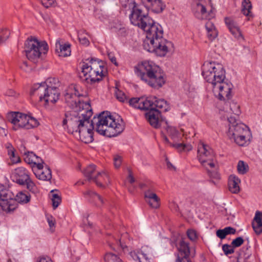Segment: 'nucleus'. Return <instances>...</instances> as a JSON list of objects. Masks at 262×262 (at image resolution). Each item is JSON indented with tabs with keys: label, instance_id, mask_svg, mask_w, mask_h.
Listing matches in <instances>:
<instances>
[{
	"label": "nucleus",
	"instance_id": "nucleus-1",
	"mask_svg": "<svg viewBox=\"0 0 262 262\" xmlns=\"http://www.w3.org/2000/svg\"><path fill=\"white\" fill-rule=\"evenodd\" d=\"M132 6L129 15L131 23L146 32V37L143 43L144 49L149 52L155 53L159 56H164L171 43L163 37L162 26L155 22L147 13L143 12L135 2Z\"/></svg>",
	"mask_w": 262,
	"mask_h": 262
},
{
	"label": "nucleus",
	"instance_id": "nucleus-2",
	"mask_svg": "<svg viewBox=\"0 0 262 262\" xmlns=\"http://www.w3.org/2000/svg\"><path fill=\"white\" fill-rule=\"evenodd\" d=\"M125 124L118 114L111 115L110 112H103L97 117H94L89 124L83 126L78 132L80 140L89 143L93 140V130L100 135L108 137H115L121 133L124 129Z\"/></svg>",
	"mask_w": 262,
	"mask_h": 262
},
{
	"label": "nucleus",
	"instance_id": "nucleus-3",
	"mask_svg": "<svg viewBox=\"0 0 262 262\" xmlns=\"http://www.w3.org/2000/svg\"><path fill=\"white\" fill-rule=\"evenodd\" d=\"M80 96L74 85L70 86L64 94L66 103L75 110L66 113L62 125L64 128L67 127L68 132L72 134L77 133L83 126L89 124L93 114L92 110L89 108V103L81 102L79 100Z\"/></svg>",
	"mask_w": 262,
	"mask_h": 262
},
{
	"label": "nucleus",
	"instance_id": "nucleus-4",
	"mask_svg": "<svg viewBox=\"0 0 262 262\" xmlns=\"http://www.w3.org/2000/svg\"><path fill=\"white\" fill-rule=\"evenodd\" d=\"M202 75L209 83L215 95L221 100H229L231 98L232 83L225 81V71L222 64L215 62L206 61L202 67Z\"/></svg>",
	"mask_w": 262,
	"mask_h": 262
},
{
	"label": "nucleus",
	"instance_id": "nucleus-5",
	"mask_svg": "<svg viewBox=\"0 0 262 262\" xmlns=\"http://www.w3.org/2000/svg\"><path fill=\"white\" fill-rule=\"evenodd\" d=\"M135 74L143 81L154 88L165 83L164 73L159 66L151 61H144L134 67Z\"/></svg>",
	"mask_w": 262,
	"mask_h": 262
},
{
	"label": "nucleus",
	"instance_id": "nucleus-6",
	"mask_svg": "<svg viewBox=\"0 0 262 262\" xmlns=\"http://www.w3.org/2000/svg\"><path fill=\"white\" fill-rule=\"evenodd\" d=\"M229 129L227 133L229 139L241 146L247 145L252 138L249 128L240 122L235 117H227Z\"/></svg>",
	"mask_w": 262,
	"mask_h": 262
},
{
	"label": "nucleus",
	"instance_id": "nucleus-7",
	"mask_svg": "<svg viewBox=\"0 0 262 262\" xmlns=\"http://www.w3.org/2000/svg\"><path fill=\"white\" fill-rule=\"evenodd\" d=\"M79 77L81 80L93 84L99 82L106 76V70L103 63L91 59L89 62H83L81 66Z\"/></svg>",
	"mask_w": 262,
	"mask_h": 262
},
{
	"label": "nucleus",
	"instance_id": "nucleus-8",
	"mask_svg": "<svg viewBox=\"0 0 262 262\" xmlns=\"http://www.w3.org/2000/svg\"><path fill=\"white\" fill-rule=\"evenodd\" d=\"M55 78H49L46 82L34 84L30 91V95L39 96V101H45L46 104L49 102L54 103L59 99L60 95L58 89L49 84L55 83Z\"/></svg>",
	"mask_w": 262,
	"mask_h": 262
},
{
	"label": "nucleus",
	"instance_id": "nucleus-9",
	"mask_svg": "<svg viewBox=\"0 0 262 262\" xmlns=\"http://www.w3.org/2000/svg\"><path fill=\"white\" fill-rule=\"evenodd\" d=\"M8 120L13 124V129L19 128L29 129L38 126L39 122L35 118L19 112H11L7 115Z\"/></svg>",
	"mask_w": 262,
	"mask_h": 262
},
{
	"label": "nucleus",
	"instance_id": "nucleus-10",
	"mask_svg": "<svg viewBox=\"0 0 262 262\" xmlns=\"http://www.w3.org/2000/svg\"><path fill=\"white\" fill-rule=\"evenodd\" d=\"M25 46L27 58L34 62L37 61L42 53L46 54L48 50V45L46 42H39L36 38L32 37L26 40Z\"/></svg>",
	"mask_w": 262,
	"mask_h": 262
},
{
	"label": "nucleus",
	"instance_id": "nucleus-11",
	"mask_svg": "<svg viewBox=\"0 0 262 262\" xmlns=\"http://www.w3.org/2000/svg\"><path fill=\"white\" fill-rule=\"evenodd\" d=\"M199 161L206 169L215 167L214 153L213 150L208 145L200 143L198 147Z\"/></svg>",
	"mask_w": 262,
	"mask_h": 262
},
{
	"label": "nucleus",
	"instance_id": "nucleus-12",
	"mask_svg": "<svg viewBox=\"0 0 262 262\" xmlns=\"http://www.w3.org/2000/svg\"><path fill=\"white\" fill-rule=\"evenodd\" d=\"M14 194L9 189L0 185V211L7 212L13 211L15 208Z\"/></svg>",
	"mask_w": 262,
	"mask_h": 262
},
{
	"label": "nucleus",
	"instance_id": "nucleus-13",
	"mask_svg": "<svg viewBox=\"0 0 262 262\" xmlns=\"http://www.w3.org/2000/svg\"><path fill=\"white\" fill-rule=\"evenodd\" d=\"M179 253L177 254V259L176 262H191L188 259L189 256L193 257L195 255V250H190L189 244L183 239L180 241L178 247Z\"/></svg>",
	"mask_w": 262,
	"mask_h": 262
},
{
	"label": "nucleus",
	"instance_id": "nucleus-14",
	"mask_svg": "<svg viewBox=\"0 0 262 262\" xmlns=\"http://www.w3.org/2000/svg\"><path fill=\"white\" fill-rule=\"evenodd\" d=\"M161 113L157 110L149 111L145 114L146 120L150 125L155 128L164 127L167 125V121L160 118Z\"/></svg>",
	"mask_w": 262,
	"mask_h": 262
},
{
	"label": "nucleus",
	"instance_id": "nucleus-15",
	"mask_svg": "<svg viewBox=\"0 0 262 262\" xmlns=\"http://www.w3.org/2000/svg\"><path fill=\"white\" fill-rule=\"evenodd\" d=\"M193 12L195 17L199 19H210L213 17L211 11L209 12L207 11L205 2L203 0H199L196 3L193 7Z\"/></svg>",
	"mask_w": 262,
	"mask_h": 262
},
{
	"label": "nucleus",
	"instance_id": "nucleus-16",
	"mask_svg": "<svg viewBox=\"0 0 262 262\" xmlns=\"http://www.w3.org/2000/svg\"><path fill=\"white\" fill-rule=\"evenodd\" d=\"M12 180L16 183L24 185L25 182L29 180L30 178L28 171L24 167L17 168L12 173Z\"/></svg>",
	"mask_w": 262,
	"mask_h": 262
},
{
	"label": "nucleus",
	"instance_id": "nucleus-17",
	"mask_svg": "<svg viewBox=\"0 0 262 262\" xmlns=\"http://www.w3.org/2000/svg\"><path fill=\"white\" fill-rule=\"evenodd\" d=\"M144 199L150 207L157 209L160 207V198L152 190L148 189L144 191Z\"/></svg>",
	"mask_w": 262,
	"mask_h": 262
},
{
	"label": "nucleus",
	"instance_id": "nucleus-18",
	"mask_svg": "<svg viewBox=\"0 0 262 262\" xmlns=\"http://www.w3.org/2000/svg\"><path fill=\"white\" fill-rule=\"evenodd\" d=\"M146 7L154 13H159L163 11L165 8V5L162 0H141Z\"/></svg>",
	"mask_w": 262,
	"mask_h": 262
},
{
	"label": "nucleus",
	"instance_id": "nucleus-19",
	"mask_svg": "<svg viewBox=\"0 0 262 262\" xmlns=\"http://www.w3.org/2000/svg\"><path fill=\"white\" fill-rule=\"evenodd\" d=\"M37 169L34 172L36 178L43 181H49L52 178L51 170L49 166L45 163L40 168H37Z\"/></svg>",
	"mask_w": 262,
	"mask_h": 262
},
{
	"label": "nucleus",
	"instance_id": "nucleus-20",
	"mask_svg": "<svg viewBox=\"0 0 262 262\" xmlns=\"http://www.w3.org/2000/svg\"><path fill=\"white\" fill-rule=\"evenodd\" d=\"M24 154L25 161L28 164H33V167L36 166L37 168H40L44 164L43 160L33 152H25Z\"/></svg>",
	"mask_w": 262,
	"mask_h": 262
},
{
	"label": "nucleus",
	"instance_id": "nucleus-21",
	"mask_svg": "<svg viewBox=\"0 0 262 262\" xmlns=\"http://www.w3.org/2000/svg\"><path fill=\"white\" fill-rule=\"evenodd\" d=\"M225 21L230 32L235 38L239 39L242 37L238 25L232 18L226 17L225 19Z\"/></svg>",
	"mask_w": 262,
	"mask_h": 262
},
{
	"label": "nucleus",
	"instance_id": "nucleus-22",
	"mask_svg": "<svg viewBox=\"0 0 262 262\" xmlns=\"http://www.w3.org/2000/svg\"><path fill=\"white\" fill-rule=\"evenodd\" d=\"M156 100V97L150 96L147 98H140L139 101V109L141 110H155L154 101Z\"/></svg>",
	"mask_w": 262,
	"mask_h": 262
},
{
	"label": "nucleus",
	"instance_id": "nucleus-23",
	"mask_svg": "<svg viewBox=\"0 0 262 262\" xmlns=\"http://www.w3.org/2000/svg\"><path fill=\"white\" fill-rule=\"evenodd\" d=\"M83 194L90 202L95 203L98 206H100L104 203L103 198L93 190H88L84 192Z\"/></svg>",
	"mask_w": 262,
	"mask_h": 262
},
{
	"label": "nucleus",
	"instance_id": "nucleus-24",
	"mask_svg": "<svg viewBox=\"0 0 262 262\" xmlns=\"http://www.w3.org/2000/svg\"><path fill=\"white\" fill-rule=\"evenodd\" d=\"M130 255L134 260L139 262H152L151 257L144 252L143 248L140 250L130 252Z\"/></svg>",
	"mask_w": 262,
	"mask_h": 262
},
{
	"label": "nucleus",
	"instance_id": "nucleus-25",
	"mask_svg": "<svg viewBox=\"0 0 262 262\" xmlns=\"http://www.w3.org/2000/svg\"><path fill=\"white\" fill-rule=\"evenodd\" d=\"M252 226L256 234L259 235L262 233V212H256Z\"/></svg>",
	"mask_w": 262,
	"mask_h": 262
},
{
	"label": "nucleus",
	"instance_id": "nucleus-26",
	"mask_svg": "<svg viewBox=\"0 0 262 262\" xmlns=\"http://www.w3.org/2000/svg\"><path fill=\"white\" fill-rule=\"evenodd\" d=\"M55 50L59 56L66 57L70 55V46L69 44H61L59 40L55 43Z\"/></svg>",
	"mask_w": 262,
	"mask_h": 262
},
{
	"label": "nucleus",
	"instance_id": "nucleus-27",
	"mask_svg": "<svg viewBox=\"0 0 262 262\" xmlns=\"http://www.w3.org/2000/svg\"><path fill=\"white\" fill-rule=\"evenodd\" d=\"M241 180L235 175H230L228 179L229 190L233 193H237L240 190L239 184Z\"/></svg>",
	"mask_w": 262,
	"mask_h": 262
},
{
	"label": "nucleus",
	"instance_id": "nucleus-28",
	"mask_svg": "<svg viewBox=\"0 0 262 262\" xmlns=\"http://www.w3.org/2000/svg\"><path fill=\"white\" fill-rule=\"evenodd\" d=\"M96 184L99 187H103V184L109 182V178L107 174L103 171L97 172V174L93 180Z\"/></svg>",
	"mask_w": 262,
	"mask_h": 262
},
{
	"label": "nucleus",
	"instance_id": "nucleus-29",
	"mask_svg": "<svg viewBox=\"0 0 262 262\" xmlns=\"http://www.w3.org/2000/svg\"><path fill=\"white\" fill-rule=\"evenodd\" d=\"M169 104L164 99H158L154 101V110H157L160 112H166L170 110Z\"/></svg>",
	"mask_w": 262,
	"mask_h": 262
},
{
	"label": "nucleus",
	"instance_id": "nucleus-30",
	"mask_svg": "<svg viewBox=\"0 0 262 262\" xmlns=\"http://www.w3.org/2000/svg\"><path fill=\"white\" fill-rule=\"evenodd\" d=\"M96 169V166L93 164L89 165L83 171V174L86 177L89 181L93 180L94 178L99 172Z\"/></svg>",
	"mask_w": 262,
	"mask_h": 262
},
{
	"label": "nucleus",
	"instance_id": "nucleus-31",
	"mask_svg": "<svg viewBox=\"0 0 262 262\" xmlns=\"http://www.w3.org/2000/svg\"><path fill=\"white\" fill-rule=\"evenodd\" d=\"M228 101L226 102V106H228L229 105V111L227 109L226 111L230 114H233L236 116H238L241 114V111L239 108V105L237 104L236 102L233 101Z\"/></svg>",
	"mask_w": 262,
	"mask_h": 262
},
{
	"label": "nucleus",
	"instance_id": "nucleus-32",
	"mask_svg": "<svg viewBox=\"0 0 262 262\" xmlns=\"http://www.w3.org/2000/svg\"><path fill=\"white\" fill-rule=\"evenodd\" d=\"M252 4L250 0H243L242 3V12L247 16H252Z\"/></svg>",
	"mask_w": 262,
	"mask_h": 262
},
{
	"label": "nucleus",
	"instance_id": "nucleus-33",
	"mask_svg": "<svg viewBox=\"0 0 262 262\" xmlns=\"http://www.w3.org/2000/svg\"><path fill=\"white\" fill-rule=\"evenodd\" d=\"M30 196L27 193L20 191L14 195V200L19 203H27L29 202Z\"/></svg>",
	"mask_w": 262,
	"mask_h": 262
},
{
	"label": "nucleus",
	"instance_id": "nucleus-34",
	"mask_svg": "<svg viewBox=\"0 0 262 262\" xmlns=\"http://www.w3.org/2000/svg\"><path fill=\"white\" fill-rule=\"evenodd\" d=\"M8 154L13 164L17 163L20 161V158L15 155L14 149L12 147L10 144L7 146Z\"/></svg>",
	"mask_w": 262,
	"mask_h": 262
},
{
	"label": "nucleus",
	"instance_id": "nucleus-35",
	"mask_svg": "<svg viewBox=\"0 0 262 262\" xmlns=\"http://www.w3.org/2000/svg\"><path fill=\"white\" fill-rule=\"evenodd\" d=\"M89 35L85 30H81L78 32V37L79 42L83 45L88 46L90 41L87 37Z\"/></svg>",
	"mask_w": 262,
	"mask_h": 262
},
{
	"label": "nucleus",
	"instance_id": "nucleus-36",
	"mask_svg": "<svg viewBox=\"0 0 262 262\" xmlns=\"http://www.w3.org/2000/svg\"><path fill=\"white\" fill-rule=\"evenodd\" d=\"M163 128L166 130L167 133L171 136L172 139L175 140L177 138L178 133L174 127L169 126L167 124V125H165V127Z\"/></svg>",
	"mask_w": 262,
	"mask_h": 262
},
{
	"label": "nucleus",
	"instance_id": "nucleus-37",
	"mask_svg": "<svg viewBox=\"0 0 262 262\" xmlns=\"http://www.w3.org/2000/svg\"><path fill=\"white\" fill-rule=\"evenodd\" d=\"M105 262H120L121 259L116 254L112 253H107L104 257Z\"/></svg>",
	"mask_w": 262,
	"mask_h": 262
},
{
	"label": "nucleus",
	"instance_id": "nucleus-38",
	"mask_svg": "<svg viewBox=\"0 0 262 262\" xmlns=\"http://www.w3.org/2000/svg\"><path fill=\"white\" fill-rule=\"evenodd\" d=\"M237 169L239 174H244L248 171V166L244 161H239L237 166Z\"/></svg>",
	"mask_w": 262,
	"mask_h": 262
},
{
	"label": "nucleus",
	"instance_id": "nucleus-39",
	"mask_svg": "<svg viewBox=\"0 0 262 262\" xmlns=\"http://www.w3.org/2000/svg\"><path fill=\"white\" fill-rule=\"evenodd\" d=\"M172 146L180 151H189L192 149V147L190 145H186L182 143L173 144H172Z\"/></svg>",
	"mask_w": 262,
	"mask_h": 262
},
{
	"label": "nucleus",
	"instance_id": "nucleus-40",
	"mask_svg": "<svg viewBox=\"0 0 262 262\" xmlns=\"http://www.w3.org/2000/svg\"><path fill=\"white\" fill-rule=\"evenodd\" d=\"M51 200L54 209L56 208L61 202L60 196L57 193H52Z\"/></svg>",
	"mask_w": 262,
	"mask_h": 262
},
{
	"label": "nucleus",
	"instance_id": "nucleus-41",
	"mask_svg": "<svg viewBox=\"0 0 262 262\" xmlns=\"http://www.w3.org/2000/svg\"><path fill=\"white\" fill-rule=\"evenodd\" d=\"M27 185V189L31 192L33 193H35L37 191V188L35 185V184L33 182V181L29 178V180H27L25 182V184Z\"/></svg>",
	"mask_w": 262,
	"mask_h": 262
},
{
	"label": "nucleus",
	"instance_id": "nucleus-42",
	"mask_svg": "<svg viewBox=\"0 0 262 262\" xmlns=\"http://www.w3.org/2000/svg\"><path fill=\"white\" fill-rule=\"evenodd\" d=\"M222 250L226 255L232 254L234 252V248L231 245L228 244L223 245Z\"/></svg>",
	"mask_w": 262,
	"mask_h": 262
},
{
	"label": "nucleus",
	"instance_id": "nucleus-43",
	"mask_svg": "<svg viewBox=\"0 0 262 262\" xmlns=\"http://www.w3.org/2000/svg\"><path fill=\"white\" fill-rule=\"evenodd\" d=\"M187 235L189 239L193 242L196 241L198 238L196 232L193 229H188Z\"/></svg>",
	"mask_w": 262,
	"mask_h": 262
},
{
	"label": "nucleus",
	"instance_id": "nucleus-44",
	"mask_svg": "<svg viewBox=\"0 0 262 262\" xmlns=\"http://www.w3.org/2000/svg\"><path fill=\"white\" fill-rule=\"evenodd\" d=\"M115 94L117 99L120 102H124L126 100V97L125 94L121 91L116 89Z\"/></svg>",
	"mask_w": 262,
	"mask_h": 262
},
{
	"label": "nucleus",
	"instance_id": "nucleus-45",
	"mask_svg": "<svg viewBox=\"0 0 262 262\" xmlns=\"http://www.w3.org/2000/svg\"><path fill=\"white\" fill-rule=\"evenodd\" d=\"M244 242V241L242 237H238L235 239H233L231 242V246L233 248H236L241 246Z\"/></svg>",
	"mask_w": 262,
	"mask_h": 262
},
{
	"label": "nucleus",
	"instance_id": "nucleus-46",
	"mask_svg": "<svg viewBox=\"0 0 262 262\" xmlns=\"http://www.w3.org/2000/svg\"><path fill=\"white\" fill-rule=\"evenodd\" d=\"M140 98H133L129 100V105L133 106L135 108L139 109V101Z\"/></svg>",
	"mask_w": 262,
	"mask_h": 262
},
{
	"label": "nucleus",
	"instance_id": "nucleus-47",
	"mask_svg": "<svg viewBox=\"0 0 262 262\" xmlns=\"http://www.w3.org/2000/svg\"><path fill=\"white\" fill-rule=\"evenodd\" d=\"M10 32L8 30H4L0 34V43L4 42L9 37Z\"/></svg>",
	"mask_w": 262,
	"mask_h": 262
},
{
	"label": "nucleus",
	"instance_id": "nucleus-48",
	"mask_svg": "<svg viewBox=\"0 0 262 262\" xmlns=\"http://www.w3.org/2000/svg\"><path fill=\"white\" fill-rule=\"evenodd\" d=\"M112 244H115L117 246L120 247L122 250L126 248V245L121 241V238H114V241L112 242Z\"/></svg>",
	"mask_w": 262,
	"mask_h": 262
},
{
	"label": "nucleus",
	"instance_id": "nucleus-49",
	"mask_svg": "<svg viewBox=\"0 0 262 262\" xmlns=\"http://www.w3.org/2000/svg\"><path fill=\"white\" fill-rule=\"evenodd\" d=\"M114 166L116 168H119L122 163V159L120 156L116 155L114 158Z\"/></svg>",
	"mask_w": 262,
	"mask_h": 262
},
{
	"label": "nucleus",
	"instance_id": "nucleus-50",
	"mask_svg": "<svg viewBox=\"0 0 262 262\" xmlns=\"http://www.w3.org/2000/svg\"><path fill=\"white\" fill-rule=\"evenodd\" d=\"M226 236L230 234H234L236 233V229L232 227H226L224 228Z\"/></svg>",
	"mask_w": 262,
	"mask_h": 262
},
{
	"label": "nucleus",
	"instance_id": "nucleus-51",
	"mask_svg": "<svg viewBox=\"0 0 262 262\" xmlns=\"http://www.w3.org/2000/svg\"><path fill=\"white\" fill-rule=\"evenodd\" d=\"M207 35L208 37L211 39L212 40L216 38L217 36V30L215 29H213L211 31H207Z\"/></svg>",
	"mask_w": 262,
	"mask_h": 262
},
{
	"label": "nucleus",
	"instance_id": "nucleus-52",
	"mask_svg": "<svg viewBox=\"0 0 262 262\" xmlns=\"http://www.w3.org/2000/svg\"><path fill=\"white\" fill-rule=\"evenodd\" d=\"M209 168L208 169H207L208 170V172L210 176V177L212 179H214L216 180H218L220 179V174L216 171H213L211 172L209 171Z\"/></svg>",
	"mask_w": 262,
	"mask_h": 262
},
{
	"label": "nucleus",
	"instance_id": "nucleus-53",
	"mask_svg": "<svg viewBox=\"0 0 262 262\" xmlns=\"http://www.w3.org/2000/svg\"><path fill=\"white\" fill-rule=\"evenodd\" d=\"M55 1V0H41V3L46 8H49L54 4Z\"/></svg>",
	"mask_w": 262,
	"mask_h": 262
},
{
	"label": "nucleus",
	"instance_id": "nucleus-54",
	"mask_svg": "<svg viewBox=\"0 0 262 262\" xmlns=\"http://www.w3.org/2000/svg\"><path fill=\"white\" fill-rule=\"evenodd\" d=\"M216 236L221 239H224L226 237L224 229L217 230L216 231Z\"/></svg>",
	"mask_w": 262,
	"mask_h": 262
},
{
	"label": "nucleus",
	"instance_id": "nucleus-55",
	"mask_svg": "<svg viewBox=\"0 0 262 262\" xmlns=\"http://www.w3.org/2000/svg\"><path fill=\"white\" fill-rule=\"evenodd\" d=\"M207 31H211L213 29H215V26L210 21H208L205 25Z\"/></svg>",
	"mask_w": 262,
	"mask_h": 262
},
{
	"label": "nucleus",
	"instance_id": "nucleus-56",
	"mask_svg": "<svg viewBox=\"0 0 262 262\" xmlns=\"http://www.w3.org/2000/svg\"><path fill=\"white\" fill-rule=\"evenodd\" d=\"M8 131L4 128L0 127V135L6 137L7 135Z\"/></svg>",
	"mask_w": 262,
	"mask_h": 262
},
{
	"label": "nucleus",
	"instance_id": "nucleus-57",
	"mask_svg": "<svg viewBox=\"0 0 262 262\" xmlns=\"http://www.w3.org/2000/svg\"><path fill=\"white\" fill-rule=\"evenodd\" d=\"M37 262H53L49 257H41Z\"/></svg>",
	"mask_w": 262,
	"mask_h": 262
},
{
	"label": "nucleus",
	"instance_id": "nucleus-58",
	"mask_svg": "<svg viewBox=\"0 0 262 262\" xmlns=\"http://www.w3.org/2000/svg\"><path fill=\"white\" fill-rule=\"evenodd\" d=\"M21 68L26 71H29L30 69L28 68V65L27 61H24L23 65L21 66Z\"/></svg>",
	"mask_w": 262,
	"mask_h": 262
},
{
	"label": "nucleus",
	"instance_id": "nucleus-59",
	"mask_svg": "<svg viewBox=\"0 0 262 262\" xmlns=\"http://www.w3.org/2000/svg\"><path fill=\"white\" fill-rule=\"evenodd\" d=\"M108 57H109L111 61H112V62L116 66H117L116 58L114 56H112L111 54H108Z\"/></svg>",
	"mask_w": 262,
	"mask_h": 262
},
{
	"label": "nucleus",
	"instance_id": "nucleus-60",
	"mask_svg": "<svg viewBox=\"0 0 262 262\" xmlns=\"http://www.w3.org/2000/svg\"><path fill=\"white\" fill-rule=\"evenodd\" d=\"M48 222L49 225L51 228L54 226V221L52 219L50 220V219H48Z\"/></svg>",
	"mask_w": 262,
	"mask_h": 262
},
{
	"label": "nucleus",
	"instance_id": "nucleus-61",
	"mask_svg": "<svg viewBox=\"0 0 262 262\" xmlns=\"http://www.w3.org/2000/svg\"><path fill=\"white\" fill-rule=\"evenodd\" d=\"M42 17L46 22L50 21V18L48 14H42Z\"/></svg>",
	"mask_w": 262,
	"mask_h": 262
},
{
	"label": "nucleus",
	"instance_id": "nucleus-62",
	"mask_svg": "<svg viewBox=\"0 0 262 262\" xmlns=\"http://www.w3.org/2000/svg\"><path fill=\"white\" fill-rule=\"evenodd\" d=\"M128 180L131 184H133L135 182V179L131 173H130L128 176Z\"/></svg>",
	"mask_w": 262,
	"mask_h": 262
},
{
	"label": "nucleus",
	"instance_id": "nucleus-63",
	"mask_svg": "<svg viewBox=\"0 0 262 262\" xmlns=\"http://www.w3.org/2000/svg\"><path fill=\"white\" fill-rule=\"evenodd\" d=\"M8 262H18V261L16 259H15V258H13V259L9 258L8 260Z\"/></svg>",
	"mask_w": 262,
	"mask_h": 262
},
{
	"label": "nucleus",
	"instance_id": "nucleus-64",
	"mask_svg": "<svg viewBox=\"0 0 262 262\" xmlns=\"http://www.w3.org/2000/svg\"><path fill=\"white\" fill-rule=\"evenodd\" d=\"M146 185L144 183H140L139 184V187L141 189H143L145 187Z\"/></svg>",
	"mask_w": 262,
	"mask_h": 262
}]
</instances>
